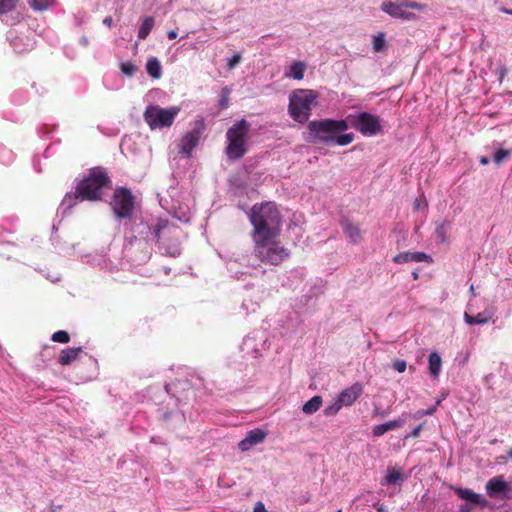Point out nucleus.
Returning <instances> with one entry per match:
<instances>
[{
	"label": "nucleus",
	"mask_w": 512,
	"mask_h": 512,
	"mask_svg": "<svg viewBox=\"0 0 512 512\" xmlns=\"http://www.w3.org/2000/svg\"><path fill=\"white\" fill-rule=\"evenodd\" d=\"M254 512H268V511L265 508V505L261 501H259L254 506Z\"/></svg>",
	"instance_id": "obj_48"
},
{
	"label": "nucleus",
	"mask_w": 512,
	"mask_h": 512,
	"mask_svg": "<svg viewBox=\"0 0 512 512\" xmlns=\"http://www.w3.org/2000/svg\"><path fill=\"white\" fill-rule=\"evenodd\" d=\"M470 291L474 292V286L473 285L470 286Z\"/></svg>",
	"instance_id": "obj_62"
},
{
	"label": "nucleus",
	"mask_w": 512,
	"mask_h": 512,
	"mask_svg": "<svg viewBox=\"0 0 512 512\" xmlns=\"http://www.w3.org/2000/svg\"><path fill=\"white\" fill-rule=\"evenodd\" d=\"M349 126L347 118L345 120L323 119L311 121L308 124L309 131L317 140L324 143H335L339 146H346L354 140L353 133L336 135L346 131Z\"/></svg>",
	"instance_id": "obj_3"
},
{
	"label": "nucleus",
	"mask_w": 512,
	"mask_h": 512,
	"mask_svg": "<svg viewBox=\"0 0 512 512\" xmlns=\"http://www.w3.org/2000/svg\"><path fill=\"white\" fill-rule=\"evenodd\" d=\"M306 70V66L301 61L293 62L290 67L285 71V77L292 78L295 80H302L304 77V72Z\"/></svg>",
	"instance_id": "obj_23"
},
{
	"label": "nucleus",
	"mask_w": 512,
	"mask_h": 512,
	"mask_svg": "<svg viewBox=\"0 0 512 512\" xmlns=\"http://www.w3.org/2000/svg\"><path fill=\"white\" fill-rule=\"evenodd\" d=\"M256 306H257V304H256V303L252 304L251 311H255Z\"/></svg>",
	"instance_id": "obj_60"
},
{
	"label": "nucleus",
	"mask_w": 512,
	"mask_h": 512,
	"mask_svg": "<svg viewBox=\"0 0 512 512\" xmlns=\"http://www.w3.org/2000/svg\"><path fill=\"white\" fill-rule=\"evenodd\" d=\"M110 205L116 219L122 220V222L138 214L136 212L135 197L130 190L124 187H118L114 191Z\"/></svg>",
	"instance_id": "obj_10"
},
{
	"label": "nucleus",
	"mask_w": 512,
	"mask_h": 512,
	"mask_svg": "<svg viewBox=\"0 0 512 512\" xmlns=\"http://www.w3.org/2000/svg\"><path fill=\"white\" fill-rule=\"evenodd\" d=\"M511 498H512V483H511Z\"/></svg>",
	"instance_id": "obj_63"
},
{
	"label": "nucleus",
	"mask_w": 512,
	"mask_h": 512,
	"mask_svg": "<svg viewBox=\"0 0 512 512\" xmlns=\"http://www.w3.org/2000/svg\"><path fill=\"white\" fill-rule=\"evenodd\" d=\"M508 456L512 458V449L509 451Z\"/></svg>",
	"instance_id": "obj_61"
},
{
	"label": "nucleus",
	"mask_w": 512,
	"mask_h": 512,
	"mask_svg": "<svg viewBox=\"0 0 512 512\" xmlns=\"http://www.w3.org/2000/svg\"><path fill=\"white\" fill-rule=\"evenodd\" d=\"M449 223L448 222H442L437 225L435 230V237L437 241L444 243L447 241L448 238V230H449Z\"/></svg>",
	"instance_id": "obj_30"
},
{
	"label": "nucleus",
	"mask_w": 512,
	"mask_h": 512,
	"mask_svg": "<svg viewBox=\"0 0 512 512\" xmlns=\"http://www.w3.org/2000/svg\"><path fill=\"white\" fill-rule=\"evenodd\" d=\"M79 201H84L82 196L78 192V187H76V191L74 193H67L60 204V209L65 213L70 210L74 205H76Z\"/></svg>",
	"instance_id": "obj_24"
},
{
	"label": "nucleus",
	"mask_w": 512,
	"mask_h": 512,
	"mask_svg": "<svg viewBox=\"0 0 512 512\" xmlns=\"http://www.w3.org/2000/svg\"><path fill=\"white\" fill-rule=\"evenodd\" d=\"M318 94L311 89H297L289 96V114L295 121L305 123L311 115L313 106L316 104Z\"/></svg>",
	"instance_id": "obj_4"
},
{
	"label": "nucleus",
	"mask_w": 512,
	"mask_h": 512,
	"mask_svg": "<svg viewBox=\"0 0 512 512\" xmlns=\"http://www.w3.org/2000/svg\"><path fill=\"white\" fill-rule=\"evenodd\" d=\"M510 155V152L508 150H505V149H499L497 150L494 155H493V161L496 163V164H501L503 162V160L507 159Z\"/></svg>",
	"instance_id": "obj_38"
},
{
	"label": "nucleus",
	"mask_w": 512,
	"mask_h": 512,
	"mask_svg": "<svg viewBox=\"0 0 512 512\" xmlns=\"http://www.w3.org/2000/svg\"><path fill=\"white\" fill-rule=\"evenodd\" d=\"M249 129L250 124L244 119L237 121L228 129L226 133V155L230 160H237L247 152V134Z\"/></svg>",
	"instance_id": "obj_6"
},
{
	"label": "nucleus",
	"mask_w": 512,
	"mask_h": 512,
	"mask_svg": "<svg viewBox=\"0 0 512 512\" xmlns=\"http://www.w3.org/2000/svg\"><path fill=\"white\" fill-rule=\"evenodd\" d=\"M110 184L107 174L95 168L90 174L84 178L78 185V192L83 200L95 201L100 200L105 188Z\"/></svg>",
	"instance_id": "obj_7"
},
{
	"label": "nucleus",
	"mask_w": 512,
	"mask_h": 512,
	"mask_svg": "<svg viewBox=\"0 0 512 512\" xmlns=\"http://www.w3.org/2000/svg\"><path fill=\"white\" fill-rule=\"evenodd\" d=\"M423 429V424H419L416 426L407 437L417 438L419 437L421 430Z\"/></svg>",
	"instance_id": "obj_46"
},
{
	"label": "nucleus",
	"mask_w": 512,
	"mask_h": 512,
	"mask_svg": "<svg viewBox=\"0 0 512 512\" xmlns=\"http://www.w3.org/2000/svg\"><path fill=\"white\" fill-rule=\"evenodd\" d=\"M454 491L456 495L462 500L470 502L479 507L488 506L487 499L483 495L475 493L471 489L458 487L455 488Z\"/></svg>",
	"instance_id": "obj_17"
},
{
	"label": "nucleus",
	"mask_w": 512,
	"mask_h": 512,
	"mask_svg": "<svg viewBox=\"0 0 512 512\" xmlns=\"http://www.w3.org/2000/svg\"><path fill=\"white\" fill-rule=\"evenodd\" d=\"M179 112L178 106L162 108L159 105L150 104L146 107L143 118L152 130L163 129L174 123Z\"/></svg>",
	"instance_id": "obj_9"
},
{
	"label": "nucleus",
	"mask_w": 512,
	"mask_h": 512,
	"mask_svg": "<svg viewBox=\"0 0 512 512\" xmlns=\"http://www.w3.org/2000/svg\"><path fill=\"white\" fill-rule=\"evenodd\" d=\"M8 38L11 42V45L13 46L14 50L18 53L20 52H23L24 49L21 48L19 45H18V41H17V37L14 36V32L13 31H10L9 34H8Z\"/></svg>",
	"instance_id": "obj_41"
},
{
	"label": "nucleus",
	"mask_w": 512,
	"mask_h": 512,
	"mask_svg": "<svg viewBox=\"0 0 512 512\" xmlns=\"http://www.w3.org/2000/svg\"><path fill=\"white\" fill-rule=\"evenodd\" d=\"M374 414L376 416H380V417L383 418V417H385L387 415V412L386 411H378L377 409H375Z\"/></svg>",
	"instance_id": "obj_52"
},
{
	"label": "nucleus",
	"mask_w": 512,
	"mask_h": 512,
	"mask_svg": "<svg viewBox=\"0 0 512 512\" xmlns=\"http://www.w3.org/2000/svg\"><path fill=\"white\" fill-rule=\"evenodd\" d=\"M93 263L97 264L101 268L112 270L114 267L111 262L106 259L104 256L96 255L93 259Z\"/></svg>",
	"instance_id": "obj_37"
},
{
	"label": "nucleus",
	"mask_w": 512,
	"mask_h": 512,
	"mask_svg": "<svg viewBox=\"0 0 512 512\" xmlns=\"http://www.w3.org/2000/svg\"><path fill=\"white\" fill-rule=\"evenodd\" d=\"M154 25L155 19L152 16L145 17L138 30V38L140 40L146 39L150 34L151 30L153 29Z\"/></svg>",
	"instance_id": "obj_27"
},
{
	"label": "nucleus",
	"mask_w": 512,
	"mask_h": 512,
	"mask_svg": "<svg viewBox=\"0 0 512 512\" xmlns=\"http://www.w3.org/2000/svg\"><path fill=\"white\" fill-rule=\"evenodd\" d=\"M362 387L360 384L356 383L349 388L344 389L340 392L337 399L339 403L343 406H351L357 398L361 395Z\"/></svg>",
	"instance_id": "obj_18"
},
{
	"label": "nucleus",
	"mask_w": 512,
	"mask_h": 512,
	"mask_svg": "<svg viewBox=\"0 0 512 512\" xmlns=\"http://www.w3.org/2000/svg\"><path fill=\"white\" fill-rule=\"evenodd\" d=\"M427 206V202L423 197L416 198L414 201V209L421 210Z\"/></svg>",
	"instance_id": "obj_43"
},
{
	"label": "nucleus",
	"mask_w": 512,
	"mask_h": 512,
	"mask_svg": "<svg viewBox=\"0 0 512 512\" xmlns=\"http://www.w3.org/2000/svg\"><path fill=\"white\" fill-rule=\"evenodd\" d=\"M402 480V473L400 469L391 468L388 469L386 477H385V483L388 485H395L398 484Z\"/></svg>",
	"instance_id": "obj_29"
},
{
	"label": "nucleus",
	"mask_w": 512,
	"mask_h": 512,
	"mask_svg": "<svg viewBox=\"0 0 512 512\" xmlns=\"http://www.w3.org/2000/svg\"><path fill=\"white\" fill-rule=\"evenodd\" d=\"M146 71L154 79H159L162 76V66L156 57H150L146 63Z\"/></svg>",
	"instance_id": "obj_25"
},
{
	"label": "nucleus",
	"mask_w": 512,
	"mask_h": 512,
	"mask_svg": "<svg viewBox=\"0 0 512 512\" xmlns=\"http://www.w3.org/2000/svg\"><path fill=\"white\" fill-rule=\"evenodd\" d=\"M254 339L252 337H246L243 341V351H246L248 353V348L253 345Z\"/></svg>",
	"instance_id": "obj_47"
},
{
	"label": "nucleus",
	"mask_w": 512,
	"mask_h": 512,
	"mask_svg": "<svg viewBox=\"0 0 512 512\" xmlns=\"http://www.w3.org/2000/svg\"><path fill=\"white\" fill-rule=\"evenodd\" d=\"M201 136V131L199 129H193L186 133L180 140L179 143V151L181 154L189 157L194 150V148L198 145Z\"/></svg>",
	"instance_id": "obj_14"
},
{
	"label": "nucleus",
	"mask_w": 512,
	"mask_h": 512,
	"mask_svg": "<svg viewBox=\"0 0 512 512\" xmlns=\"http://www.w3.org/2000/svg\"><path fill=\"white\" fill-rule=\"evenodd\" d=\"M442 399H438L433 406H436V408L441 404Z\"/></svg>",
	"instance_id": "obj_58"
},
{
	"label": "nucleus",
	"mask_w": 512,
	"mask_h": 512,
	"mask_svg": "<svg viewBox=\"0 0 512 512\" xmlns=\"http://www.w3.org/2000/svg\"><path fill=\"white\" fill-rule=\"evenodd\" d=\"M386 44L384 33H379L373 37V49L380 52L384 49Z\"/></svg>",
	"instance_id": "obj_34"
},
{
	"label": "nucleus",
	"mask_w": 512,
	"mask_h": 512,
	"mask_svg": "<svg viewBox=\"0 0 512 512\" xmlns=\"http://www.w3.org/2000/svg\"><path fill=\"white\" fill-rule=\"evenodd\" d=\"M486 492L491 498L502 496L503 498H511V483L505 481L502 475L491 478L486 483Z\"/></svg>",
	"instance_id": "obj_12"
},
{
	"label": "nucleus",
	"mask_w": 512,
	"mask_h": 512,
	"mask_svg": "<svg viewBox=\"0 0 512 512\" xmlns=\"http://www.w3.org/2000/svg\"><path fill=\"white\" fill-rule=\"evenodd\" d=\"M493 377H494V375H493V374H489V375L485 376V378H484V382H485V384H487V385H488V384H489V381H490Z\"/></svg>",
	"instance_id": "obj_55"
},
{
	"label": "nucleus",
	"mask_w": 512,
	"mask_h": 512,
	"mask_svg": "<svg viewBox=\"0 0 512 512\" xmlns=\"http://www.w3.org/2000/svg\"><path fill=\"white\" fill-rule=\"evenodd\" d=\"M226 264H227V268H228L229 272H230L234 277L239 278V275H238L239 273H238V271H236V270L234 269V265H235L236 263H235V262H233V261H231V260H228V261L226 262Z\"/></svg>",
	"instance_id": "obj_45"
},
{
	"label": "nucleus",
	"mask_w": 512,
	"mask_h": 512,
	"mask_svg": "<svg viewBox=\"0 0 512 512\" xmlns=\"http://www.w3.org/2000/svg\"><path fill=\"white\" fill-rule=\"evenodd\" d=\"M343 230L346 235V237L352 242V243H358L361 239V232L358 226L353 225L352 223L345 221L343 224Z\"/></svg>",
	"instance_id": "obj_26"
},
{
	"label": "nucleus",
	"mask_w": 512,
	"mask_h": 512,
	"mask_svg": "<svg viewBox=\"0 0 512 512\" xmlns=\"http://www.w3.org/2000/svg\"><path fill=\"white\" fill-rule=\"evenodd\" d=\"M425 4L406 0H387L382 2L380 9L392 18L411 21L417 18L409 9L424 10Z\"/></svg>",
	"instance_id": "obj_11"
},
{
	"label": "nucleus",
	"mask_w": 512,
	"mask_h": 512,
	"mask_svg": "<svg viewBox=\"0 0 512 512\" xmlns=\"http://www.w3.org/2000/svg\"><path fill=\"white\" fill-rule=\"evenodd\" d=\"M409 416L410 413H402L401 416L396 419L374 426L372 429L373 436L380 437L390 430L401 428L406 423Z\"/></svg>",
	"instance_id": "obj_15"
},
{
	"label": "nucleus",
	"mask_w": 512,
	"mask_h": 512,
	"mask_svg": "<svg viewBox=\"0 0 512 512\" xmlns=\"http://www.w3.org/2000/svg\"><path fill=\"white\" fill-rule=\"evenodd\" d=\"M494 316V310L489 308L485 309L483 312H479L476 315H470L469 312L464 313V321L468 325L475 324H486L488 323Z\"/></svg>",
	"instance_id": "obj_19"
},
{
	"label": "nucleus",
	"mask_w": 512,
	"mask_h": 512,
	"mask_svg": "<svg viewBox=\"0 0 512 512\" xmlns=\"http://www.w3.org/2000/svg\"><path fill=\"white\" fill-rule=\"evenodd\" d=\"M18 0H0V15L2 20L8 25H15L22 19L18 11H14Z\"/></svg>",
	"instance_id": "obj_13"
},
{
	"label": "nucleus",
	"mask_w": 512,
	"mask_h": 512,
	"mask_svg": "<svg viewBox=\"0 0 512 512\" xmlns=\"http://www.w3.org/2000/svg\"><path fill=\"white\" fill-rule=\"evenodd\" d=\"M322 405V397L319 395H316L312 397L310 400H308L303 406L302 411L306 415H311L315 412H317Z\"/></svg>",
	"instance_id": "obj_28"
},
{
	"label": "nucleus",
	"mask_w": 512,
	"mask_h": 512,
	"mask_svg": "<svg viewBox=\"0 0 512 512\" xmlns=\"http://www.w3.org/2000/svg\"><path fill=\"white\" fill-rule=\"evenodd\" d=\"M79 43L82 46L87 47L89 45V39L86 36H82L79 40Z\"/></svg>",
	"instance_id": "obj_49"
},
{
	"label": "nucleus",
	"mask_w": 512,
	"mask_h": 512,
	"mask_svg": "<svg viewBox=\"0 0 512 512\" xmlns=\"http://www.w3.org/2000/svg\"><path fill=\"white\" fill-rule=\"evenodd\" d=\"M435 412H436V406H432L428 409H420V410L416 411L415 413L410 414L409 418L412 417L414 419H420L424 416L433 415Z\"/></svg>",
	"instance_id": "obj_36"
},
{
	"label": "nucleus",
	"mask_w": 512,
	"mask_h": 512,
	"mask_svg": "<svg viewBox=\"0 0 512 512\" xmlns=\"http://www.w3.org/2000/svg\"><path fill=\"white\" fill-rule=\"evenodd\" d=\"M165 251L170 256H177L180 254V249L178 245H173L171 248H165Z\"/></svg>",
	"instance_id": "obj_44"
},
{
	"label": "nucleus",
	"mask_w": 512,
	"mask_h": 512,
	"mask_svg": "<svg viewBox=\"0 0 512 512\" xmlns=\"http://www.w3.org/2000/svg\"><path fill=\"white\" fill-rule=\"evenodd\" d=\"M393 368L398 373H403L407 369V362L405 360L398 359L393 362Z\"/></svg>",
	"instance_id": "obj_40"
},
{
	"label": "nucleus",
	"mask_w": 512,
	"mask_h": 512,
	"mask_svg": "<svg viewBox=\"0 0 512 512\" xmlns=\"http://www.w3.org/2000/svg\"><path fill=\"white\" fill-rule=\"evenodd\" d=\"M226 105H227V100H226V99H222V100L220 101V106H221L222 108H225V107H226Z\"/></svg>",
	"instance_id": "obj_57"
},
{
	"label": "nucleus",
	"mask_w": 512,
	"mask_h": 512,
	"mask_svg": "<svg viewBox=\"0 0 512 512\" xmlns=\"http://www.w3.org/2000/svg\"><path fill=\"white\" fill-rule=\"evenodd\" d=\"M341 408L342 405L339 403L338 399H336L333 403L324 408L323 413L327 417L334 416Z\"/></svg>",
	"instance_id": "obj_33"
},
{
	"label": "nucleus",
	"mask_w": 512,
	"mask_h": 512,
	"mask_svg": "<svg viewBox=\"0 0 512 512\" xmlns=\"http://www.w3.org/2000/svg\"><path fill=\"white\" fill-rule=\"evenodd\" d=\"M500 11H501V12H503V13H506V14L512 15V9H508V8H505V7H501V8H500Z\"/></svg>",
	"instance_id": "obj_54"
},
{
	"label": "nucleus",
	"mask_w": 512,
	"mask_h": 512,
	"mask_svg": "<svg viewBox=\"0 0 512 512\" xmlns=\"http://www.w3.org/2000/svg\"><path fill=\"white\" fill-rule=\"evenodd\" d=\"M242 308H244V309H247V310H248V308H249V307H248V304L246 303V301H244V302L242 303Z\"/></svg>",
	"instance_id": "obj_59"
},
{
	"label": "nucleus",
	"mask_w": 512,
	"mask_h": 512,
	"mask_svg": "<svg viewBox=\"0 0 512 512\" xmlns=\"http://www.w3.org/2000/svg\"><path fill=\"white\" fill-rule=\"evenodd\" d=\"M429 259L430 257L422 252H402L397 254L393 261L397 264H403L408 262H425Z\"/></svg>",
	"instance_id": "obj_20"
},
{
	"label": "nucleus",
	"mask_w": 512,
	"mask_h": 512,
	"mask_svg": "<svg viewBox=\"0 0 512 512\" xmlns=\"http://www.w3.org/2000/svg\"><path fill=\"white\" fill-rule=\"evenodd\" d=\"M347 119L350 126L363 136L373 137L384 133L383 120L376 114L362 111L349 114Z\"/></svg>",
	"instance_id": "obj_8"
},
{
	"label": "nucleus",
	"mask_w": 512,
	"mask_h": 512,
	"mask_svg": "<svg viewBox=\"0 0 512 512\" xmlns=\"http://www.w3.org/2000/svg\"><path fill=\"white\" fill-rule=\"evenodd\" d=\"M29 5L36 11H43L53 5L54 0H28Z\"/></svg>",
	"instance_id": "obj_32"
},
{
	"label": "nucleus",
	"mask_w": 512,
	"mask_h": 512,
	"mask_svg": "<svg viewBox=\"0 0 512 512\" xmlns=\"http://www.w3.org/2000/svg\"><path fill=\"white\" fill-rule=\"evenodd\" d=\"M468 511H469V509L466 505H462L459 509V512H468Z\"/></svg>",
	"instance_id": "obj_56"
},
{
	"label": "nucleus",
	"mask_w": 512,
	"mask_h": 512,
	"mask_svg": "<svg viewBox=\"0 0 512 512\" xmlns=\"http://www.w3.org/2000/svg\"><path fill=\"white\" fill-rule=\"evenodd\" d=\"M241 61V54L236 53L232 57L228 59L227 67L229 70H232L236 65H238Z\"/></svg>",
	"instance_id": "obj_39"
},
{
	"label": "nucleus",
	"mask_w": 512,
	"mask_h": 512,
	"mask_svg": "<svg viewBox=\"0 0 512 512\" xmlns=\"http://www.w3.org/2000/svg\"><path fill=\"white\" fill-rule=\"evenodd\" d=\"M249 219L253 225V238L278 236L280 233V214L274 203L267 202L253 206Z\"/></svg>",
	"instance_id": "obj_2"
},
{
	"label": "nucleus",
	"mask_w": 512,
	"mask_h": 512,
	"mask_svg": "<svg viewBox=\"0 0 512 512\" xmlns=\"http://www.w3.org/2000/svg\"><path fill=\"white\" fill-rule=\"evenodd\" d=\"M265 438L266 432L256 428L247 433L246 437L239 442L238 447L241 451H248L253 446L262 443Z\"/></svg>",
	"instance_id": "obj_16"
},
{
	"label": "nucleus",
	"mask_w": 512,
	"mask_h": 512,
	"mask_svg": "<svg viewBox=\"0 0 512 512\" xmlns=\"http://www.w3.org/2000/svg\"><path fill=\"white\" fill-rule=\"evenodd\" d=\"M278 236L253 238L256 256L264 263L278 265L289 257V251L276 239Z\"/></svg>",
	"instance_id": "obj_5"
},
{
	"label": "nucleus",
	"mask_w": 512,
	"mask_h": 512,
	"mask_svg": "<svg viewBox=\"0 0 512 512\" xmlns=\"http://www.w3.org/2000/svg\"><path fill=\"white\" fill-rule=\"evenodd\" d=\"M177 32L175 30H170L167 32V37L170 39V40H173L177 37Z\"/></svg>",
	"instance_id": "obj_50"
},
{
	"label": "nucleus",
	"mask_w": 512,
	"mask_h": 512,
	"mask_svg": "<svg viewBox=\"0 0 512 512\" xmlns=\"http://www.w3.org/2000/svg\"><path fill=\"white\" fill-rule=\"evenodd\" d=\"M441 371L442 358L437 351H433L428 357V373L433 379H438Z\"/></svg>",
	"instance_id": "obj_21"
},
{
	"label": "nucleus",
	"mask_w": 512,
	"mask_h": 512,
	"mask_svg": "<svg viewBox=\"0 0 512 512\" xmlns=\"http://www.w3.org/2000/svg\"><path fill=\"white\" fill-rule=\"evenodd\" d=\"M104 85L109 90H118L122 87L121 83H114V81H111L108 76L104 78Z\"/></svg>",
	"instance_id": "obj_42"
},
{
	"label": "nucleus",
	"mask_w": 512,
	"mask_h": 512,
	"mask_svg": "<svg viewBox=\"0 0 512 512\" xmlns=\"http://www.w3.org/2000/svg\"><path fill=\"white\" fill-rule=\"evenodd\" d=\"M480 164L482 165H487L489 163V158H487L486 156H482L479 160Z\"/></svg>",
	"instance_id": "obj_53"
},
{
	"label": "nucleus",
	"mask_w": 512,
	"mask_h": 512,
	"mask_svg": "<svg viewBox=\"0 0 512 512\" xmlns=\"http://www.w3.org/2000/svg\"><path fill=\"white\" fill-rule=\"evenodd\" d=\"M120 225L124 237V250L138 262L149 259L152 244L161 240L164 231L171 233L167 220L142 213L121 222Z\"/></svg>",
	"instance_id": "obj_1"
},
{
	"label": "nucleus",
	"mask_w": 512,
	"mask_h": 512,
	"mask_svg": "<svg viewBox=\"0 0 512 512\" xmlns=\"http://www.w3.org/2000/svg\"><path fill=\"white\" fill-rule=\"evenodd\" d=\"M82 353L81 347H73V348H66L61 351V354L59 356V363L61 365H69L76 359H78L79 355Z\"/></svg>",
	"instance_id": "obj_22"
},
{
	"label": "nucleus",
	"mask_w": 512,
	"mask_h": 512,
	"mask_svg": "<svg viewBox=\"0 0 512 512\" xmlns=\"http://www.w3.org/2000/svg\"><path fill=\"white\" fill-rule=\"evenodd\" d=\"M120 70L125 76L132 77L138 71V67L131 61H125L120 63Z\"/></svg>",
	"instance_id": "obj_31"
},
{
	"label": "nucleus",
	"mask_w": 512,
	"mask_h": 512,
	"mask_svg": "<svg viewBox=\"0 0 512 512\" xmlns=\"http://www.w3.org/2000/svg\"><path fill=\"white\" fill-rule=\"evenodd\" d=\"M112 23H113V20L110 16L104 18V20H103V24L106 25L107 27H111Z\"/></svg>",
	"instance_id": "obj_51"
},
{
	"label": "nucleus",
	"mask_w": 512,
	"mask_h": 512,
	"mask_svg": "<svg viewBox=\"0 0 512 512\" xmlns=\"http://www.w3.org/2000/svg\"><path fill=\"white\" fill-rule=\"evenodd\" d=\"M336 512H342V510H340V509H339V510H337Z\"/></svg>",
	"instance_id": "obj_64"
},
{
	"label": "nucleus",
	"mask_w": 512,
	"mask_h": 512,
	"mask_svg": "<svg viewBox=\"0 0 512 512\" xmlns=\"http://www.w3.org/2000/svg\"><path fill=\"white\" fill-rule=\"evenodd\" d=\"M52 341L59 343H68L70 340L69 334L64 330H59L52 334Z\"/></svg>",
	"instance_id": "obj_35"
}]
</instances>
